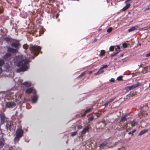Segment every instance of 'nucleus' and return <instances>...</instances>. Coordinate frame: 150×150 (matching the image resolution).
Wrapping results in <instances>:
<instances>
[{
  "instance_id": "nucleus-7",
  "label": "nucleus",
  "mask_w": 150,
  "mask_h": 150,
  "mask_svg": "<svg viewBox=\"0 0 150 150\" xmlns=\"http://www.w3.org/2000/svg\"><path fill=\"white\" fill-rule=\"evenodd\" d=\"M34 96L32 98V100L33 103H36L38 99V96L36 95V91H34Z\"/></svg>"
},
{
  "instance_id": "nucleus-41",
  "label": "nucleus",
  "mask_w": 150,
  "mask_h": 150,
  "mask_svg": "<svg viewBox=\"0 0 150 150\" xmlns=\"http://www.w3.org/2000/svg\"><path fill=\"white\" fill-rule=\"evenodd\" d=\"M110 81L111 82H114L115 80L114 79L112 78L110 80Z\"/></svg>"
},
{
  "instance_id": "nucleus-3",
  "label": "nucleus",
  "mask_w": 150,
  "mask_h": 150,
  "mask_svg": "<svg viewBox=\"0 0 150 150\" xmlns=\"http://www.w3.org/2000/svg\"><path fill=\"white\" fill-rule=\"evenodd\" d=\"M24 131L22 129L21 127L18 128L16 131V135L14 139V142H18L20 138L23 136Z\"/></svg>"
},
{
  "instance_id": "nucleus-18",
  "label": "nucleus",
  "mask_w": 150,
  "mask_h": 150,
  "mask_svg": "<svg viewBox=\"0 0 150 150\" xmlns=\"http://www.w3.org/2000/svg\"><path fill=\"white\" fill-rule=\"evenodd\" d=\"M115 98V97H114L110 99L109 100L107 101L104 104V105L105 106V107L106 106L110 103L111 102L114 100Z\"/></svg>"
},
{
  "instance_id": "nucleus-50",
  "label": "nucleus",
  "mask_w": 150,
  "mask_h": 150,
  "mask_svg": "<svg viewBox=\"0 0 150 150\" xmlns=\"http://www.w3.org/2000/svg\"><path fill=\"white\" fill-rule=\"evenodd\" d=\"M2 68H0V74L2 72Z\"/></svg>"
},
{
  "instance_id": "nucleus-12",
  "label": "nucleus",
  "mask_w": 150,
  "mask_h": 150,
  "mask_svg": "<svg viewBox=\"0 0 150 150\" xmlns=\"http://www.w3.org/2000/svg\"><path fill=\"white\" fill-rule=\"evenodd\" d=\"M5 144V140L3 138L1 139L0 141V149H1L4 146Z\"/></svg>"
},
{
  "instance_id": "nucleus-35",
  "label": "nucleus",
  "mask_w": 150,
  "mask_h": 150,
  "mask_svg": "<svg viewBox=\"0 0 150 150\" xmlns=\"http://www.w3.org/2000/svg\"><path fill=\"white\" fill-rule=\"evenodd\" d=\"M77 134V132H74L72 133L71 136L72 137H74V136L76 135Z\"/></svg>"
},
{
  "instance_id": "nucleus-10",
  "label": "nucleus",
  "mask_w": 150,
  "mask_h": 150,
  "mask_svg": "<svg viewBox=\"0 0 150 150\" xmlns=\"http://www.w3.org/2000/svg\"><path fill=\"white\" fill-rule=\"evenodd\" d=\"M15 105V103L13 101L8 102L6 104V106L8 108H11Z\"/></svg>"
},
{
  "instance_id": "nucleus-25",
  "label": "nucleus",
  "mask_w": 150,
  "mask_h": 150,
  "mask_svg": "<svg viewBox=\"0 0 150 150\" xmlns=\"http://www.w3.org/2000/svg\"><path fill=\"white\" fill-rule=\"evenodd\" d=\"M94 119V117L93 116L91 117L88 118V123L90 122L91 121H92Z\"/></svg>"
},
{
  "instance_id": "nucleus-20",
  "label": "nucleus",
  "mask_w": 150,
  "mask_h": 150,
  "mask_svg": "<svg viewBox=\"0 0 150 150\" xmlns=\"http://www.w3.org/2000/svg\"><path fill=\"white\" fill-rule=\"evenodd\" d=\"M148 129H144L142 131H141L139 134H138V136H141L145 133H146V132H148Z\"/></svg>"
},
{
  "instance_id": "nucleus-62",
  "label": "nucleus",
  "mask_w": 150,
  "mask_h": 150,
  "mask_svg": "<svg viewBox=\"0 0 150 150\" xmlns=\"http://www.w3.org/2000/svg\"><path fill=\"white\" fill-rule=\"evenodd\" d=\"M148 6H150V4H149V5Z\"/></svg>"
},
{
  "instance_id": "nucleus-30",
  "label": "nucleus",
  "mask_w": 150,
  "mask_h": 150,
  "mask_svg": "<svg viewBox=\"0 0 150 150\" xmlns=\"http://www.w3.org/2000/svg\"><path fill=\"white\" fill-rule=\"evenodd\" d=\"M127 123H124L123 125V128L124 129H126L127 128Z\"/></svg>"
},
{
  "instance_id": "nucleus-51",
  "label": "nucleus",
  "mask_w": 150,
  "mask_h": 150,
  "mask_svg": "<svg viewBox=\"0 0 150 150\" xmlns=\"http://www.w3.org/2000/svg\"><path fill=\"white\" fill-rule=\"evenodd\" d=\"M92 73V71H89V73H88V74H91Z\"/></svg>"
},
{
  "instance_id": "nucleus-49",
  "label": "nucleus",
  "mask_w": 150,
  "mask_h": 150,
  "mask_svg": "<svg viewBox=\"0 0 150 150\" xmlns=\"http://www.w3.org/2000/svg\"><path fill=\"white\" fill-rule=\"evenodd\" d=\"M97 40V39H94V41H93V43H94V42H96V41Z\"/></svg>"
},
{
  "instance_id": "nucleus-39",
  "label": "nucleus",
  "mask_w": 150,
  "mask_h": 150,
  "mask_svg": "<svg viewBox=\"0 0 150 150\" xmlns=\"http://www.w3.org/2000/svg\"><path fill=\"white\" fill-rule=\"evenodd\" d=\"M83 127L81 125H79L78 126L77 128L78 129H81Z\"/></svg>"
},
{
  "instance_id": "nucleus-42",
  "label": "nucleus",
  "mask_w": 150,
  "mask_h": 150,
  "mask_svg": "<svg viewBox=\"0 0 150 150\" xmlns=\"http://www.w3.org/2000/svg\"><path fill=\"white\" fill-rule=\"evenodd\" d=\"M102 123L105 125L106 124L105 122V121L104 120H103L101 122Z\"/></svg>"
},
{
  "instance_id": "nucleus-17",
  "label": "nucleus",
  "mask_w": 150,
  "mask_h": 150,
  "mask_svg": "<svg viewBox=\"0 0 150 150\" xmlns=\"http://www.w3.org/2000/svg\"><path fill=\"white\" fill-rule=\"evenodd\" d=\"M126 5L122 9V11H124L128 9L130 6V4H126Z\"/></svg>"
},
{
  "instance_id": "nucleus-24",
  "label": "nucleus",
  "mask_w": 150,
  "mask_h": 150,
  "mask_svg": "<svg viewBox=\"0 0 150 150\" xmlns=\"http://www.w3.org/2000/svg\"><path fill=\"white\" fill-rule=\"evenodd\" d=\"M108 144L107 142H104L100 144L99 145V147L100 148H103L105 146Z\"/></svg>"
},
{
  "instance_id": "nucleus-9",
  "label": "nucleus",
  "mask_w": 150,
  "mask_h": 150,
  "mask_svg": "<svg viewBox=\"0 0 150 150\" xmlns=\"http://www.w3.org/2000/svg\"><path fill=\"white\" fill-rule=\"evenodd\" d=\"M7 51L9 52H11L12 53H14L18 52V50L16 49H14L11 47H8Z\"/></svg>"
},
{
  "instance_id": "nucleus-13",
  "label": "nucleus",
  "mask_w": 150,
  "mask_h": 150,
  "mask_svg": "<svg viewBox=\"0 0 150 150\" xmlns=\"http://www.w3.org/2000/svg\"><path fill=\"white\" fill-rule=\"evenodd\" d=\"M138 28V26L137 25L134 26L130 28L128 30V31L129 32L134 31L136 30H137Z\"/></svg>"
},
{
  "instance_id": "nucleus-58",
  "label": "nucleus",
  "mask_w": 150,
  "mask_h": 150,
  "mask_svg": "<svg viewBox=\"0 0 150 150\" xmlns=\"http://www.w3.org/2000/svg\"><path fill=\"white\" fill-rule=\"evenodd\" d=\"M139 45H141V44H140V43H139Z\"/></svg>"
},
{
  "instance_id": "nucleus-38",
  "label": "nucleus",
  "mask_w": 150,
  "mask_h": 150,
  "mask_svg": "<svg viewBox=\"0 0 150 150\" xmlns=\"http://www.w3.org/2000/svg\"><path fill=\"white\" fill-rule=\"evenodd\" d=\"M148 6V7L145 8L144 10V11H148V10H149V9H150V6Z\"/></svg>"
},
{
  "instance_id": "nucleus-33",
  "label": "nucleus",
  "mask_w": 150,
  "mask_h": 150,
  "mask_svg": "<svg viewBox=\"0 0 150 150\" xmlns=\"http://www.w3.org/2000/svg\"><path fill=\"white\" fill-rule=\"evenodd\" d=\"M132 0H127L125 2V4H130L132 2Z\"/></svg>"
},
{
  "instance_id": "nucleus-44",
  "label": "nucleus",
  "mask_w": 150,
  "mask_h": 150,
  "mask_svg": "<svg viewBox=\"0 0 150 150\" xmlns=\"http://www.w3.org/2000/svg\"><path fill=\"white\" fill-rule=\"evenodd\" d=\"M136 131V129H134L132 132V136L134 135L133 133L135 132Z\"/></svg>"
},
{
  "instance_id": "nucleus-16",
  "label": "nucleus",
  "mask_w": 150,
  "mask_h": 150,
  "mask_svg": "<svg viewBox=\"0 0 150 150\" xmlns=\"http://www.w3.org/2000/svg\"><path fill=\"white\" fill-rule=\"evenodd\" d=\"M92 109H93V108H90L88 109H87L85 111L84 113L83 114H82V115H81V117H83L85 116L86 115V113L91 111Z\"/></svg>"
},
{
  "instance_id": "nucleus-28",
  "label": "nucleus",
  "mask_w": 150,
  "mask_h": 150,
  "mask_svg": "<svg viewBox=\"0 0 150 150\" xmlns=\"http://www.w3.org/2000/svg\"><path fill=\"white\" fill-rule=\"evenodd\" d=\"M105 53V51L104 50H101L100 52V56H102Z\"/></svg>"
},
{
  "instance_id": "nucleus-45",
  "label": "nucleus",
  "mask_w": 150,
  "mask_h": 150,
  "mask_svg": "<svg viewBox=\"0 0 150 150\" xmlns=\"http://www.w3.org/2000/svg\"><path fill=\"white\" fill-rule=\"evenodd\" d=\"M146 57H149L150 56V52L146 54Z\"/></svg>"
},
{
  "instance_id": "nucleus-21",
  "label": "nucleus",
  "mask_w": 150,
  "mask_h": 150,
  "mask_svg": "<svg viewBox=\"0 0 150 150\" xmlns=\"http://www.w3.org/2000/svg\"><path fill=\"white\" fill-rule=\"evenodd\" d=\"M11 40H14V39L8 37L5 38L4 39V40L6 41L7 42H11Z\"/></svg>"
},
{
  "instance_id": "nucleus-34",
  "label": "nucleus",
  "mask_w": 150,
  "mask_h": 150,
  "mask_svg": "<svg viewBox=\"0 0 150 150\" xmlns=\"http://www.w3.org/2000/svg\"><path fill=\"white\" fill-rule=\"evenodd\" d=\"M122 76H120L117 77V80L118 81H121L122 80Z\"/></svg>"
},
{
  "instance_id": "nucleus-54",
  "label": "nucleus",
  "mask_w": 150,
  "mask_h": 150,
  "mask_svg": "<svg viewBox=\"0 0 150 150\" xmlns=\"http://www.w3.org/2000/svg\"><path fill=\"white\" fill-rule=\"evenodd\" d=\"M117 49L118 50H119L120 49V47L119 46H117Z\"/></svg>"
},
{
  "instance_id": "nucleus-36",
  "label": "nucleus",
  "mask_w": 150,
  "mask_h": 150,
  "mask_svg": "<svg viewBox=\"0 0 150 150\" xmlns=\"http://www.w3.org/2000/svg\"><path fill=\"white\" fill-rule=\"evenodd\" d=\"M122 47L124 48H127V45L126 43H124L122 44Z\"/></svg>"
},
{
  "instance_id": "nucleus-55",
  "label": "nucleus",
  "mask_w": 150,
  "mask_h": 150,
  "mask_svg": "<svg viewBox=\"0 0 150 150\" xmlns=\"http://www.w3.org/2000/svg\"><path fill=\"white\" fill-rule=\"evenodd\" d=\"M128 134H132V132H129V133H128Z\"/></svg>"
},
{
  "instance_id": "nucleus-52",
  "label": "nucleus",
  "mask_w": 150,
  "mask_h": 150,
  "mask_svg": "<svg viewBox=\"0 0 150 150\" xmlns=\"http://www.w3.org/2000/svg\"><path fill=\"white\" fill-rule=\"evenodd\" d=\"M59 16V14H57L56 15V18H57Z\"/></svg>"
},
{
  "instance_id": "nucleus-59",
  "label": "nucleus",
  "mask_w": 150,
  "mask_h": 150,
  "mask_svg": "<svg viewBox=\"0 0 150 150\" xmlns=\"http://www.w3.org/2000/svg\"><path fill=\"white\" fill-rule=\"evenodd\" d=\"M126 132H128V130L127 129H126Z\"/></svg>"
},
{
  "instance_id": "nucleus-15",
  "label": "nucleus",
  "mask_w": 150,
  "mask_h": 150,
  "mask_svg": "<svg viewBox=\"0 0 150 150\" xmlns=\"http://www.w3.org/2000/svg\"><path fill=\"white\" fill-rule=\"evenodd\" d=\"M104 71L102 68L101 67L100 68L98 71L97 72L95 73L94 74V75H97L103 73Z\"/></svg>"
},
{
  "instance_id": "nucleus-27",
  "label": "nucleus",
  "mask_w": 150,
  "mask_h": 150,
  "mask_svg": "<svg viewBox=\"0 0 150 150\" xmlns=\"http://www.w3.org/2000/svg\"><path fill=\"white\" fill-rule=\"evenodd\" d=\"M131 123L132 127L135 126L137 124V122L134 121H132L131 122Z\"/></svg>"
},
{
  "instance_id": "nucleus-32",
  "label": "nucleus",
  "mask_w": 150,
  "mask_h": 150,
  "mask_svg": "<svg viewBox=\"0 0 150 150\" xmlns=\"http://www.w3.org/2000/svg\"><path fill=\"white\" fill-rule=\"evenodd\" d=\"M112 28L111 27H109L107 30V32L109 33H110L111 32V31H112Z\"/></svg>"
},
{
  "instance_id": "nucleus-47",
  "label": "nucleus",
  "mask_w": 150,
  "mask_h": 150,
  "mask_svg": "<svg viewBox=\"0 0 150 150\" xmlns=\"http://www.w3.org/2000/svg\"><path fill=\"white\" fill-rule=\"evenodd\" d=\"M3 12V9L0 8V13H2Z\"/></svg>"
},
{
  "instance_id": "nucleus-40",
  "label": "nucleus",
  "mask_w": 150,
  "mask_h": 150,
  "mask_svg": "<svg viewBox=\"0 0 150 150\" xmlns=\"http://www.w3.org/2000/svg\"><path fill=\"white\" fill-rule=\"evenodd\" d=\"M108 67V66L107 65H103V67H101L102 69H103L104 68H106Z\"/></svg>"
},
{
  "instance_id": "nucleus-11",
  "label": "nucleus",
  "mask_w": 150,
  "mask_h": 150,
  "mask_svg": "<svg viewBox=\"0 0 150 150\" xmlns=\"http://www.w3.org/2000/svg\"><path fill=\"white\" fill-rule=\"evenodd\" d=\"M89 129V126H86L81 132V134H85L88 131Z\"/></svg>"
},
{
  "instance_id": "nucleus-31",
  "label": "nucleus",
  "mask_w": 150,
  "mask_h": 150,
  "mask_svg": "<svg viewBox=\"0 0 150 150\" xmlns=\"http://www.w3.org/2000/svg\"><path fill=\"white\" fill-rule=\"evenodd\" d=\"M85 75V71H84L78 77H80L81 76H84Z\"/></svg>"
},
{
  "instance_id": "nucleus-19",
  "label": "nucleus",
  "mask_w": 150,
  "mask_h": 150,
  "mask_svg": "<svg viewBox=\"0 0 150 150\" xmlns=\"http://www.w3.org/2000/svg\"><path fill=\"white\" fill-rule=\"evenodd\" d=\"M22 85H24L27 87H30L31 86V83L28 81L22 83Z\"/></svg>"
},
{
  "instance_id": "nucleus-37",
  "label": "nucleus",
  "mask_w": 150,
  "mask_h": 150,
  "mask_svg": "<svg viewBox=\"0 0 150 150\" xmlns=\"http://www.w3.org/2000/svg\"><path fill=\"white\" fill-rule=\"evenodd\" d=\"M114 49V47L113 46H111L109 48V50L110 51H112Z\"/></svg>"
},
{
  "instance_id": "nucleus-26",
  "label": "nucleus",
  "mask_w": 150,
  "mask_h": 150,
  "mask_svg": "<svg viewBox=\"0 0 150 150\" xmlns=\"http://www.w3.org/2000/svg\"><path fill=\"white\" fill-rule=\"evenodd\" d=\"M4 63V60L3 59H0V66H2Z\"/></svg>"
},
{
  "instance_id": "nucleus-56",
  "label": "nucleus",
  "mask_w": 150,
  "mask_h": 150,
  "mask_svg": "<svg viewBox=\"0 0 150 150\" xmlns=\"http://www.w3.org/2000/svg\"><path fill=\"white\" fill-rule=\"evenodd\" d=\"M145 28H146V29H145V30H147V29H149V27H146Z\"/></svg>"
},
{
  "instance_id": "nucleus-48",
  "label": "nucleus",
  "mask_w": 150,
  "mask_h": 150,
  "mask_svg": "<svg viewBox=\"0 0 150 150\" xmlns=\"http://www.w3.org/2000/svg\"><path fill=\"white\" fill-rule=\"evenodd\" d=\"M120 52V50H117V51L115 52V54H117L119 52Z\"/></svg>"
},
{
  "instance_id": "nucleus-5",
  "label": "nucleus",
  "mask_w": 150,
  "mask_h": 150,
  "mask_svg": "<svg viewBox=\"0 0 150 150\" xmlns=\"http://www.w3.org/2000/svg\"><path fill=\"white\" fill-rule=\"evenodd\" d=\"M139 86V84L138 83L135 84L130 86H127L125 88V89L127 91H129L138 87Z\"/></svg>"
},
{
  "instance_id": "nucleus-23",
  "label": "nucleus",
  "mask_w": 150,
  "mask_h": 150,
  "mask_svg": "<svg viewBox=\"0 0 150 150\" xmlns=\"http://www.w3.org/2000/svg\"><path fill=\"white\" fill-rule=\"evenodd\" d=\"M127 115H125L122 117L121 119V120L120 121V122H124L127 120V119L126 118V116Z\"/></svg>"
},
{
  "instance_id": "nucleus-61",
  "label": "nucleus",
  "mask_w": 150,
  "mask_h": 150,
  "mask_svg": "<svg viewBox=\"0 0 150 150\" xmlns=\"http://www.w3.org/2000/svg\"><path fill=\"white\" fill-rule=\"evenodd\" d=\"M74 128H75V129H76V126H75V127H74Z\"/></svg>"
},
{
  "instance_id": "nucleus-6",
  "label": "nucleus",
  "mask_w": 150,
  "mask_h": 150,
  "mask_svg": "<svg viewBox=\"0 0 150 150\" xmlns=\"http://www.w3.org/2000/svg\"><path fill=\"white\" fill-rule=\"evenodd\" d=\"M20 45V44L19 40H15V41L14 42L12 43L11 44V46L12 47H13L16 48H19Z\"/></svg>"
},
{
  "instance_id": "nucleus-14",
  "label": "nucleus",
  "mask_w": 150,
  "mask_h": 150,
  "mask_svg": "<svg viewBox=\"0 0 150 150\" xmlns=\"http://www.w3.org/2000/svg\"><path fill=\"white\" fill-rule=\"evenodd\" d=\"M11 54L9 52H7L4 55L3 58L5 59H8L11 57Z\"/></svg>"
},
{
  "instance_id": "nucleus-4",
  "label": "nucleus",
  "mask_w": 150,
  "mask_h": 150,
  "mask_svg": "<svg viewBox=\"0 0 150 150\" xmlns=\"http://www.w3.org/2000/svg\"><path fill=\"white\" fill-rule=\"evenodd\" d=\"M149 108L146 105L144 106L142 108V111L139 113V116L140 117H146L148 115L147 111L148 110Z\"/></svg>"
},
{
  "instance_id": "nucleus-8",
  "label": "nucleus",
  "mask_w": 150,
  "mask_h": 150,
  "mask_svg": "<svg viewBox=\"0 0 150 150\" xmlns=\"http://www.w3.org/2000/svg\"><path fill=\"white\" fill-rule=\"evenodd\" d=\"M0 118L1 121V124H4L6 121V117L3 114H0Z\"/></svg>"
},
{
  "instance_id": "nucleus-1",
  "label": "nucleus",
  "mask_w": 150,
  "mask_h": 150,
  "mask_svg": "<svg viewBox=\"0 0 150 150\" xmlns=\"http://www.w3.org/2000/svg\"><path fill=\"white\" fill-rule=\"evenodd\" d=\"M14 62L17 63V66L20 68L17 69V71L20 72L27 70L29 67L28 64L29 63V60L23 55H19L16 57L14 58Z\"/></svg>"
},
{
  "instance_id": "nucleus-53",
  "label": "nucleus",
  "mask_w": 150,
  "mask_h": 150,
  "mask_svg": "<svg viewBox=\"0 0 150 150\" xmlns=\"http://www.w3.org/2000/svg\"><path fill=\"white\" fill-rule=\"evenodd\" d=\"M11 125H10L9 126V128L10 130L11 129Z\"/></svg>"
},
{
  "instance_id": "nucleus-43",
  "label": "nucleus",
  "mask_w": 150,
  "mask_h": 150,
  "mask_svg": "<svg viewBox=\"0 0 150 150\" xmlns=\"http://www.w3.org/2000/svg\"><path fill=\"white\" fill-rule=\"evenodd\" d=\"M117 150H125V149L124 147H122L118 149Z\"/></svg>"
},
{
  "instance_id": "nucleus-22",
  "label": "nucleus",
  "mask_w": 150,
  "mask_h": 150,
  "mask_svg": "<svg viewBox=\"0 0 150 150\" xmlns=\"http://www.w3.org/2000/svg\"><path fill=\"white\" fill-rule=\"evenodd\" d=\"M33 89L32 88H29L25 91V92L26 93H30L33 92Z\"/></svg>"
},
{
  "instance_id": "nucleus-60",
  "label": "nucleus",
  "mask_w": 150,
  "mask_h": 150,
  "mask_svg": "<svg viewBox=\"0 0 150 150\" xmlns=\"http://www.w3.org/2000/svg\"><path fill=\"white\" fill-rule=\"evenodd\" d=\"M149 86L150 88V83L149 84Z\"/></svg>"
},
{
  "instance_id": "nucleus-57",
  "label": "nucleus",
  "mask_w": 150,
  "mask_h": 150,
  "mask_svg": "<svg viewBox=\"0 0 150 150\" xmlns=\"http://www.w3.org/2000/svg\"><path fill=\"white\" fill-rule=\"evenodd\" d=\"M123 54H122L121 55V57H122L123 56Z\"/></svg>"
},
{
  "instance_id": "nucleus-29",
  "label": "nucleus",
  "mask_w": 150,
  "mask_h": 150,
  "mask_svg": "<svg viewBox=\"0 0 150 150\" xmlns=\"http://www.w3.org/2000/svg\"><path fill=\"white\" fill-rule=\"evenodd\" d=\"M28 45L27 44H25L23 46V47L25 49H28Z\"/></svg>"
},
{
  "instance_id": "nucleus-46",
  "label": "nucleus",
  "mask_w": 150,
  "mask_h": 150,
  "mask_svg": "<svg viewBox=\"0 0 150 150\" xmlns=\"http://www.w3.org/2000/svg\"><path fill=\"white\" fill-rule=\"evenodd\" d=\"M115 55H116V54H115V53H113L111 54V56L112 57H113L115 56Z\"/></svg>"
},
{
  "instance_id": "nucleus-2",
  "label": "nucleus",
  "mask_w": 150,
  "mask_h": 150,
  "mask_svg": "<svg viewBox=\"0 0 150 150\" xmlns=\"http://www.w3.org/2000/svg\"><path fill=\"white\" fill-rule=\"evenodd\" d=\"M29 49L31 52V53H33V55H30L28 58L29 59H33L36 56L38 55L40 52V51L41 47L40 46L36 45H31Z\"/></svg>"
}]
</instances>
